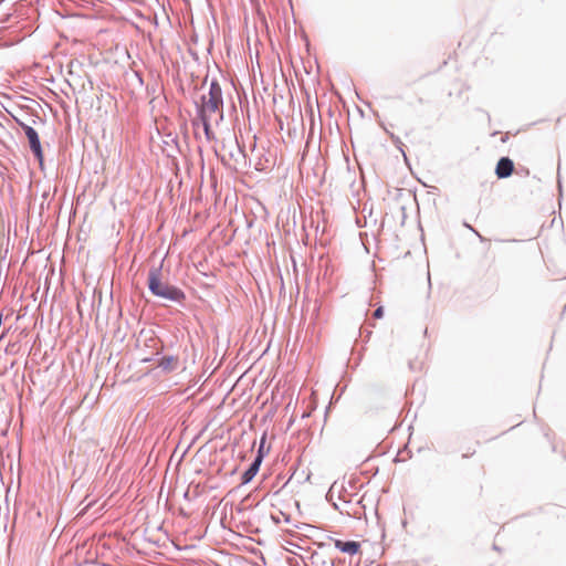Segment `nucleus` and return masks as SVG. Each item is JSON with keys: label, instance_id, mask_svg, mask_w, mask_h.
Returning <instances> with one entry per match:
<instances>
[{"label": "nucleus", "instance_id": "nucleus-1", "mask_svg": "<svg viewBox=\"0 0 566 566\" xmlns=\"http://www.w3.org/2000/svg\"><path fill=\"white\" fill-rule=\"evenodd\" d=\"M163 264L150 268L148 272L147 286L149 292L159 298L182 304L186 300V293L178 286L164 282L161 280Z\"/></svg>", "mask_w": 566, "mask_h": 566}, {"label": "nucleus", "instance_id": "nucleus-2", "mask_svg": "<svg viewBox=\"0 0 566 566\" xmlns=\"http://www.w3.org/2000/svg\"><path fill=\"white\" fill-rule=\"evenodd\" d=\"M216 154L224 164L232 161L237 166L245 163L244 146L239 143L237 135L231 132L222 138L220 150H217Z\"/></svg>", "mask_w": 566, "mask_h": 566}, {"label": "nucleus", "instance_id": "nucleus-3", "mask_svg": "<svg viewBox=\"0 0 566 566\" xmlns=\"http://www.w3.org/2000/svg\"><path fill=\"white\" fill-rule=\"evenodd\" d=\"M13 119L18 124V126L24 132L31 153L42 166L44 156L38 132L32 126L22 122L20 118L13 116Z\"/></svg>", "mask_w": 566, "mask_h": 566}, {"label": "nucleus", "instance_id": "nucleus-4", "mask_svg": "<svg viewBox=\"0 0 566 566\" xmlns=\"http://www.w3.org/2000/svg\"><path fill=\"white\" fill-rule=\"evenodd\" d=\"M198 116L210 115L212 113H220L222 118L223 113V97H217L208 94L201 95V104L198 106Z\"/></svg>", "mask_w": 566, "mask_h": 566}, {"label": "nucleus", "instance_id": "nucleus-5", "mask_svg": "<svg viewBox=\"0 0 566 566\" xmlns=\"http://www.w3.org/2000/svg\"><path fill=\"white\" fill-rule=\"evenodd\" d=\"M157 367L165 374L174 373L180 367L179 357L177 355L161 356L157 360Z\"/></svg>", "mask_w": 566, "mask_h": 566}, {"label": "nucleus", "instance_id": "nucleus-6", "mask_svg": "<svg viewBox=\"0 0 566 566\" xmlns=\"http://www.w3.org/2000/svg\"><path fill=\"white\" fill-rule=\"evenodd\" d=\"M514 171V163L510 157H501L497 160L496 167H495V175L499 179H505L512 176Z\"/></svg>", "mask_w": 566, "mask_h": 566}, {"label": "nucleus", "instance_id": "nucleus-7", "mask_svg": "<svg viewBox=\"0 0 566 566\" xmlns=\"http://www.w3.org/2000/svg\"><path fill=\"white\" fill-rule=\"evenodd\" d=\"M262 464V454H255L253 461L250 463L248 469L241 475V484L250 483L258 474Z\"/></svg>", "mask_w": 566, "mask_h": 566}, {"label": "nucleus", "instance_id": "nucleus-8", "mask_svg": "<svg viewBox=\"0 0 566 566\" xmlns=\"http://www.w3.org/2000/svg\"><path fill=\"white\" fill-rule=\"evenodd\" d=\"M334 545L339 552L352 556L357 554L360 549V543L356 541L334 539Z\"/></svg>", "mask_w": 566, "mask_h": 566}, {"label": "nucleus", "instance_id": "nucleus-9", "mask_svg": "<svg viewBox=\"0 0 566 566\" xmlns=\"http://www.w3.org/2000/svg\"><path fill=\"white\" fill-rule=\"evenodd\" d=\"M202 123V127H203V133H205V136L208 140H212L214 139V133L211 128V124H210V115H201V116H198Z\"/></svg>", "mask_w": 566, "mask_h": 566}, {"label": "nucleus", "instance_id": "nucleus-10", "mask_svg": "<svg viewBox=\"0 0 566 566\" xmlns=\"http://www.w3.org/2000/svg\"><path fill=\"white\" fill-rule=\"evenodd\" d=\"M208 95L217 96V97H223L222 96V88L217 80H212L210 82Z\"/></svg>", "mask_w": 566, "mask_h": 566}, {"label": "nucleus", "instance_id": "nucleus-11", "mask_svg": "<svg viewBox=\"0 0 566 566\" xmlns=\"http://www.w3.org/2000/svg\"><path fill=\"white\" fill-rule=\"evenodd\" d=\"M312 558H315L316 563H319L322 566H336V560L333 558L324 559L321 558L317 554H315Z\"/></svg>", "mask_w": 566, "mask_h": 566}, {"label": "nucleus", "instance_id": "nucleus-12", "mask_svg": "<svg viewBox=\"0 0 566 566\" xmlns=\"http://www.w3.org/2000/svg\"><path fill=\"white\" fill-rule=\"evenodd\" d=\"M318 312H319V305H318V303L315 301V302H314V307H313V311H312V315H311V322H312V323H315V321L317 319Z\"/></svg>", "mask_w": 566, "mask_h": 566}, {"label": "nucleus", "instance_id": "nucleus-13", "mask_svg": "<svg viewBox=\"0 0 566 566\" xmlns=\"http://www.w3.org/2000/svg\"><path fill=\"white\" fill-rule=\"evenodd\" d=\"M264 444H265V434L261 438L260 446L258 449L256 454H262V460L264 459L265 451H264Z\"/></svg>", "mask_w": 566, "mask_h": 566}, {"label": "nucleus", "instance_id": "nucleus-14", "mask_svg": "<svg viewBox=\"0 0 566 566\" xmlns=\"http://www.w3.org/2000/svg\"><path fill=\"white\" fill-rule=\"evenodd\" d=\"M333 506H334V509H335V510L339 511L342 514H344V513H345V514H347L348 516H352V515H354V516H355V515L357 514V512H353V513H352V512H349L348 510H344V507H340V506H339L338 504H336V503H334V504H333Z\"/></svg>", "mask_w": 566, "mask_h": 566}, {"label": "nucleus", "instance_id": "nucleus-15", "mask_svg": "<svg viewBox=\"0 0 566 566\" xmlns=\"http://www.w3.org/2000/svg\"><path fill=\"white\" fill-rule=\"evenodd\" d=\"M373 316L377 319L381 318L384 316V307L382 306H378L374 313H373Z\"/></svg>", "mask_w": 566, "mask_h": 566}, {"label": "nucleus", "instance_id": "nucleus-16", "mask_svg": "<svg viewBox=\"0 0 566 566\" xmlns=\"http://www.w3.org/2000/svg\"><path fill=\"white\" fill-rule=\"evenodd\" d=\"M464 227L470 229L472 232H474L481 241H485L486 239L482 237L474 228H472L469 223L464 222Z\"/></svg>", "mask_w": 566, "mask_h": 566}, {"label": "nucleus", "instance_id": "nucleus-17", "mask_svg": "<svg viewBox=\"0 0 566 566\" xmlns=\"http://www.w3.org/2000/svg\"><path fill=\"white\" fill-rule=\"evenodd\" d=\"M14 44H15L14 42L3 41L2 38H0V49L10 48Z\"/></svg>", "mask_w": 566, "mask_h": 566}, {"label": "nucleus", "instance_id": "nucleus-18", "mask_svg": "<svg viewBox=\"0 0 566 566\" xmlns=\"http://www.w3.org/2000/svg\"><path fill=\"white\" fill-rule=\"evenodd\" d=\"M3 17L4 14H0V32H2L3 30H6L8 27L3 24Z\"/></svg>", "mask_w": 566, "mask_h": 566}, {"label": "nucleus", "instance_id": "nucleus-19", "mask_svg": "<svg viewBox=\"0 0 566 566\" xmlns=\"http://www.w3.org/2000/svg\"><path fill=\"white\" fill-rule=\"evenodd\" d=\"M340 500L344 502V506L350 505V501L345 500L343 496H339Z\"/></svg>", "mask_w": 566, "mask_h": 566}, {"label": "nucleus", "instance_id": "nucleus-20", "mask_svg": "<svg viewBox=\"0 0 566 566\" xmlns=\"http://www.w3.org/2000/svg\"><path fill=\"white\" fill-rule=\"evenodd\" d=\"M305 40V45L307 48V50L310 49V41H308V36H305L303 38Z\"/></svg>", "mask_w": 566, "mask_h": 566}, {"label": "nucleus", "instance_id": "nucleus-21", "mask_svg": "<svg viewBox=\"0 0 566 566\" xmlns=\"http://www.w3.org/2000/svg\"><path fill=\"white\" fill-rule=\"evenodd\" d=\"M163 349H164V346H161L159 349H157L155 355H156V356L161 355Z\"/></svg>", "mask_w": 566, "mask_h": 566}, {"label": "nucleus", "instance_id": "nucleus-22", "mask_svg": "<svg viewBox=\"0 0 566 566\" xmlns=\"http://www.w3.org/2000/svg\"><path fill=\"white\" fill-rule=\"evenodd\" d=\"M151 360H153V358H151V357H148V358H144L142 361H143V363H150Z\"/></svg>", "mask_w": 566, "mask_h": 566}, {"label": "nucleus", "instance_id": "nucleus-23", "mask_svg": "<svg viewBox=\"0 0 566 566\" xmlns=\"http://www.w3.org/2000/svg\"><path fill=\"white\" fill-rule=\"evenodd\" d=\"M207 39H208V44H209V45H212V43H213V38H207Z\"/></svg>", "mask_w": 566, "mask_h": 566}, {"label": "nucleus", "instance_id": "nucleus-24", "mask_svg": "<svg viewBox=\"0 0 566 566\" xmlns=\"http://www.w3.org/2000/svg\"><path fill=\"white\" fill-rule=\"evenodd\" d=\"M307 417H310V412H304V413L302 415V418H303V419H304V418H307Z\"/></svg>", "mask_w": 566, "mask_h": 566}]
</instances>
